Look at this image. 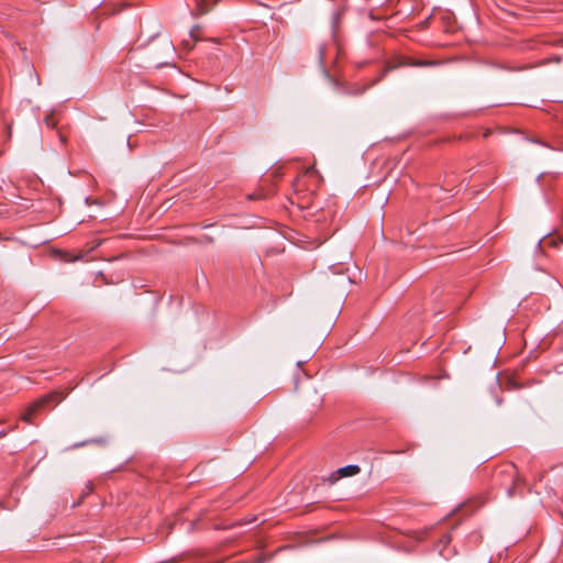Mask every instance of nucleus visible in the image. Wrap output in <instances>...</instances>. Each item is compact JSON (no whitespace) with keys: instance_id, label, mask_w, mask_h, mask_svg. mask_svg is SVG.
Segmentation results:
<instances>
[{"instance_id":"nucleus-1","label":"nucleus","mask_w":563,"mask_h":563,"mask_svg":"<svg viewBox=\"0 0 563 563\" xmlns=\"http://www.w3.org/2000/svg\"><path fill=\"white\" fill-rule=\"evenodd\" d=\"M51 399V396L48 397H45V398H42L40 401L35 402L34 405H32L27 410L26 412L23 415L22 419L27 422V423H33L32 421V417L33 415L35 413V411L44 406L45 404H47Z\"/></svg>"},{"instance_id":"nucleus-2","label":"nucleus","mask_w":563,"mask_h":563,"mask_svg":"<svg viewBox=\"0 0 563 563\" xmlns=\"http://www.w3.org/2000/svg\"><path fill=\"white\" fill-rule=\"evenodd\" d=\"M360 473V467L357 465H346L344 467H341L336 471V475L334 476V479H338L339 477H347V476H354Z\"/></svg>"},{"instance_id":"nucleus-3","label":"nucleus","mask_w":563,"mask_h":563,"mask_svg":"<svg viewBox=\"0 0 563 563\" xmlns=\"http://www.w3.org/2000/svg\"><path fill=\"white\" fill-rule=\"evenodd\" d=\"M218 0H197V11L199 14H206L209 12L213 4L217 3Z\"/></svg>"},{"instance_id":"nucleus-4","label":"nucleus","mask_w":563,"mask_h":563,"mask_svg":"<svg viewBox=\"0 0 563 563\" xmlns=\"http://www.w3.org/2000/svg\"><path fill=\"white\" fill-rule=\"evenodd\" d=\"M451 542V537L450 534H445L443 536L441 539H440V542L438 544V551H439V554L441 556H443L444 559H449L451 556L450 553H446L445 552V547Z\"/></svg>"},{"instance_id":"nucleus-5","label":"nucleus","mask_w":563,"mask_h":563,"mask_svg":"<svg viewBox=\"0 0 563 563\" xmlns=\"http://www.w3.org/2000/svg\"><path fill=\"white\" fill-rule=\"evenodd\" d=\"M162 48H163L166 57H172L174 55L175 48L170 41L164 40L162 42Z\"/></svg>"},{"instance_id":"nucleus-6","label":"nucleus","mask_w":563,"mask_h":563,"mask_svg":"<svg viewBox=\"0 0 563 563\" xmlns=\"http://www.w3.org/2000/svg\"><path fill=\"white\" fill-rule=\"evenodd\" d=\"M172 65H173V63L167 60V59H165V58H157L156 59V66L157 67L172 66Z\"/></svg>"},{"instance_id":"nucleus-7","label":"nucleus","mask_w":563,"mask_h":563,"mask_svg":"<svg viewBox=\"0 0 563 563\" xmlns=\"http://www.w3.org/2000/svg\"><path fill=\"white\" fill-rule=\"evenodd\" d=\"M44 122L49 128H54L56 125V122L54 121L53 115H46L44 119Z\"/></svg>"},{"instance_id":"nucleus-8","label":"nucleus","mask_w":563,"mask_h":563,"mask_svg":"<svg viewBox=\"0 0 563 563\" xmlns=\"http://www.w3.org/2000/svg\"><path fill=\"white\" fill-rule=\"evenodd\" d=\"M519 487V482H514L512 486L507 489L508 497L515 496V489Z\"/></svg>"},{"instance_id":"nucleus-9","label":"nucleus","mask_w":563,"mask_h":563,"mask_svg":"<svg viewBox=\"0 0 563 563\" xmlns=\"http://www.w3.org/2000/svg\"><path fill=\"white\" fill-rule=\"evenodd\" d=\"M431 64L432 63H428V62H413L410 65H412V66H427V65H431Z\"/></svg>"},{"instance_id":"nucleus-10","label":"nucleus","mask_w":563,"mask_h":563,"mask_svg":"<svg viewBox=\"0 0 563 563\" xmlns=\"http://www.w3.org/2000/svg\"><path fill=\"white\" fill-rule=\"evenodd\" d=\"M199 27H194L191 31H190V36L194 41H197V37H196V31L198 30Z\"/></svg>"},{"instance_id":"nucleus-11","label":"nucleus","mask_w":563,"mask_h":563,"mask_svg":"<svg viewBox=\"0 0 563 563\" xmlns=\"http://www.w3.org/2000/svg\"><path fill=\"white\" fill-rule=\"evenodd\" d=\"M394 68H395L394 66H388V67L385 69V73H387V71H389V70H391V69H394Z\"/></svg>"},{"instance_id":"nucleus-12","label":"nucleus","mask_w":563,"mask_h":563,"mask_svg":"<svg viewBox=\"0 0 563 563\" xmlns=\"http://www.w3.org/2000/svg\"><path fill=\"white\" fill-rule=\"evenodd\" d=\"M90 441H87V442H81L80 444H76L75 446H81V445H85L87 443H89Z\"/></svg>"}]
</instances>
